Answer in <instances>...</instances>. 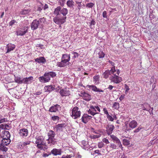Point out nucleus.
Wrapping results in <instances>:
<instances>
[{
  "mask_svg": "<svg viewBox=\"0 0 158 158\" xmlns=\"http://www.w3.org/2000/svg\"><path fill=\"white\" fill-rule=\"evenodd\" d=\"M36 139L35 143L37 148L44 151L48 149V147L44 142V138L42 136H39Z\"/></svg>",
  "mask_w": 158,
  "mask_h": 158,
  "instance_id": "1",
  "label": "nucleus"
},
{
  "mask_svg": "<svg viewBox=\"0 0 158 158\" xmlns=\"http://www.w3.org/2000/svg\"><path fill=\"white\" fill-rule=\"evenodd\" d=\"M68 13V10L67 8H62L60 6H58L55 8L53 12L54 15L59 16L61 14L64 17H67L66 16Z\"/></svg>",
  "mask_w": 158,
  "mask_h": 158,
  "instance_id": "2",
  "label": "nucleus"
},
{
  "mask_svg": "<svg viewBox=\"0 0 158 158\" xmlns=\"http://www.w3.org/2000/svg\"><path fill=\"white\" fill-rule=\"evenodd\" d=\"M70 114L73 118L76 119L80 117L81 112L78 107L75 106L73 108Z\"/></svg>",
  "mask_w": 158,
  "mask_h": 158,
  "instance_id": "3",
  "label": "nucleus"
},
{
  "mask_svg": "<svg viewBox=\"0 0 158 158\" xmlns=\"http://www.w3.org/2000/svg\"><path fill=\"white\" fill-rule=\"evenodd\" d=\"M66 19L67 17H64L63 16L59 17V16L56 15V16L53 19V21L56 24L61 25L66 22Z\"/></svg>",
  "mask_w": 158,
  "mask_h": 158,
  "instance_id": "4",
  "label": "nucleus"
},
{
  "mask_svg": "<svg viewBox=\"0 0 158 158\" xmlns=\"http://www.w3.org/2000/svg\"><path fill=\"white\" fill-rule=\"evenodd\" d=\"M137 125V122L135 120H132L129 122L128 125L127 124L126 125V130L127 131H129L132 129L135 128Z\"/></svg>",
  "mask_w": 158,
  "mask_h": 158,
  "instance_id": "5",
  "label": "nucleus"
},
{
  "mask_svg": "<svg viewBox=\"0 0 158 158\" xmlns=\"http://www.w3.org/2000/svg\"><path fill=\"white\" fill-rule=\"evenodd\" d=\"M109 78L111 81L116 84L120 83L122 81V78L114 73Z\"/></svg>",
  "mask_w": 158,
  "mask_h": 158,
  "instance_id": "6",
  "label": "nucleus"
},
{
  "mask_svg": "<svg viewBox=\"0 0 158 158\" xmlns=\"http://www.w3.org/2000/svg\"><path fill=\"white\" fill-rule=\"evenodd\" d=\"M39 79L40 82L46 83L50 81V77L47 72H46L43 76L40 77Z\"/></svg>",
  "mask_w": 158,
  "mask_h": 158,
  "instance_id": "7",
  "label": "nucleus"
},
{
  "mask_svg": "<svg viewBox=\"0 0 158 158\" xmlns=\"http://www.w3.org/2000/svg\"><path fill=\"white\" fill-rule=\"evenodd\" d=\"M115 71L116 70L114 67H112L110 70H108L103 73L102 74L103 77L105 79H107L109 75L113 74Z\"/></svg>",
  "mask_w": 158,
  "mask_h": 158,
  "instance_id": "8",
  "label": "nucleus"
},
{
  "mask_svg": "<svg viewBox=\"0 0 158 158\" xmlns=\"http://www.w3.org/2000/svg\"><path fill=\"white\" fill-rule=\"evenodd\" d=\"M28 29L27 27H24L23 28H20L17 31L16 35H23L27 32Z\"/></svg>",
  "mask_w": 158,
  "mask_h": 158,
  "instance_id": "9",
  "label": "nucleus"
},
{
  "mask_svg": "<svg viewBox=\"0 0 158 158\" xmlns=\"http://www.w3.org/2000/svg\"><path fill=\"white\" fill-rule=\"evenodd\" d=\"M110 136L113 142L115 143L122 150H123V148L120 140L116 136L113 135H110Z\"/></svg>",
  "mask_w": 158,
  "mask_h": 158,
  "instance_id": "10",
  "label": "nucleus"
},
{
  "mask_svg": "<svg viewBox=\"0 0 158 158\" xmlns=\"http://www.w3.org/2000/svg\"><path fill=\"white\" fill-rule=\"evenodd\" d=\"M59 93L62 97L68 96L70 95L69 91L66 88L60 89Z\"/></svg>",
  "mask_w": 158,
  "mask_h": 158,
  "instance_id": "11",
  "label": "nucleus"
},
{
  "mask_svg": "<svg viewBox=\"0 0 158 158\" xmlns=\"http://www.w3.org/2000/svg\"><path fill=\"white\" fill-rule=\"evenodd\" d=\"M81 96L82 97L84 100L85 101H89L91 99V96L89 94L84 92L81 93Z\"/></svg>",
  "mask_w": 158,
  "mask_h": 158,
  "instance_id": "12",
  "label": "nucleus"
},
{
  "mask_svg": "<svg viewBox=\"0 0 158 158\" xmlns=\"http://www.w3.org/2000/svg\"><path fill=\"white\" fill-rule=\"evenodd\" d=\"M92 118V116L87 114H84L82 117L81 120L83 123H86L88 122L89 120L91 119Z\"/></svg>",
  "mask_w": 158,
  "mask_h": 158,
  "instance_id": "13",
  "label": "nucleus"
},
{
  "mask_svg": "<svg viewBox=\"0 0 158 158\" xmlns=\"http://www.w3.org/2000/svg\"><path fill=\"white\" fill-rule=\"evenodd\" d=\"M62 152L61 149L53 148L51 151V154H53L54 156H56L57 155H60L61 154Z\"/></svg>",
  "mask_w": 158,
  "mask_h": 158,
  "instance_id": "14",
  "label": "nucleus"
},
{
  "mask_svg": "<svg viewBox=\"0 0 158 158\" xmlns=\"http://www.w3.org/2000/svg\"><path fill=\"white\" fill-rule=\"evenodd\" d=\"M117 145L115 144L114 143H111L109 146H107V151L110 152L114 150L118 149Z\"/></svg>",
  "mask_w": 158,
  "mask_h": 158,
  "instance_id": "15",
  "label": "nucleus"
},
{
  "mask_svg": "<svg viewBox=\"0 0 158 158\" xmlns=\"http://www.w3.org/2000/svg\"><path fill=\"white\" fill-rule=\"evenodd\" d=\"M0 135L2 139L10 138V135L9 132L8 131H3L0 134Z\"/></svg>",
  "mask_w": 158,
  "mask_h": 158,
  "instance_id": "16",
  "label": "nucleus"
},
{
  "mask_svg": "<svg viewBox=\"0 0 158 158\" xmlns=\"http://www.w3.org/2000/svg\"><path fill=\"white\" fill-rule=\"evenodd\" d=\"M39 24V21L35 19L31 23V28L32 30H35L37 29Z\"/></svg>",
  "mask_w": 158,
  "mask_h": 158,
  "instance_id": "17",
  "label": "nucleus"
},
{
  "mask_svg": "<svg viewBox=\"0 0 158 158\" xmlns=\"http://www.w3.org/2000/svg\"><path fill=\"white\" fill-rule=\"evenodd\" d=\"M106 131L108 135L111 134L114 129V126L112 124H108L106 127Z\"/></svg>",
  "mask_w": 158,
  "mask_h": 158,
  "instance_id": "18",
  "label": "nucleus"
},
{
  "mask_svg": "<svg viewBox=\"0 0 158 158\" xmlns=\"http://www.w3.org/2000/svg\"><path fill=\"white\" fill-rule=\"evenodd\" d=\"M19 133L20 136L23 137H26L28 135V131L27 129H22L19 130Z\"/></svg>",
  "mask_w": 158,
  "mask_h": 158,
  "instance_id": "19",
  "label": "nucleus"
},
{
  "mask_svg": "<svg viewBox=\"0 0 158 158\" xmlns=\"http://www.w3.org/2000/svg\"><path fill=\"white\" fill-rule=\"evenodd\" d=\"M87 87L90 88L92 91L96 92H103V90L98 88L95 85H87Z\"/></svg>",
  "mask_w": 158,
  "mask_h": 158,
  "instance_id": "20",
  "label": "nucleus"
},
{
  "mask_svg": "<svg viewBox=\"0 0 158 158\" xmlns=\"http://www.w3.org/2000/svg\"><path fill=\"white\" fill-rule=\"evenodd\" d=\"M11 127V125L9 123L7 124L3 123L0 125V129L9 130L10 128Z\"/></svg>",
  "mask_w": 158,
  "mask_h": 158,
  "instance_id": "21",
  "label": "nucleus"
},
{
  "mask_svg": "<svg viewBox=\"0 0 158 158\" xmlns=\"http://www.w3.org/2000/svg\"><path fill=\"white\" fill-rule=\"evenodd\" d=\"M68 62L65 60H61V61L58 62L57 63L58 67H64L67 65Z\"/></svg>",
  "mask_w": 158,
  "mask_h": 158,
  "instance_id": "22",
  "label": "nucleus"
},
{
  "mask_svg": "<svg viewBox=\"0 0 158 158\" xmlns=\"http://www.w3.org/2000/svg\"><path fill=\"white\" fill-rule=\"evenodd\" d=\"M15 48V45L14 44L11 43L8 44L6 45V48H7V51L6 53L9 52H10L14 50Z\"/></svg>",
  "mask_w": 158,
  "mask_h": 158,
  "instance_id": "23",
  "label": "nucleus"
},
{
  "mask_svg": "<svg viewBox=\"0 0 158 158\" xmlns=\"http://www.w3.org/2000/svg\"><path fill=\"white\" fill-rule=\"evenodd\" d=\"M33 78L32 76L24 78L23 79V83L28 84L29 83H31V81L33 80Z\"/></svg>",
  "mask_w": 158,
  "mask_h": 158,
  "instance_id": "24",
  "label": "nucleus"
},
{
  "mask_svg": "<svg viewBox=\"0 0 158 158\" xmlns=\"http://www.w3.org/2000/svg\"><path fill=\"white\" fill-rule=\"evenodd\" d=\"M60 106L58 104H56L53 106H52L49 108V111L51 112H56L58 110V107Z\"/></svg>",
  "mask_w": 158,
  "mask_h": 158,
  "instance_id": "25",
  "label": "nucleus"
},
{
  "mask_svg": "<svg viewBox=\"0 0 158 158\" xmlns=\"http://www.w3.org/2000/svg\"><path fill=\"white\" fill-rule=\"evenodd\" d=\"M35 61L39 63H44L45 62L46 60L43 57H39L36 59H35Z\"/></svg>",
  "mask_w": 158,
  "mask_h": 158,
  "instance_id": "26",
  "label": "nucleus"
},
{
  "mask_svg": "<svg viewBox=\"0 0 158 158\" xmlns=\"http://www.w3.org/2000/svg\"><path fill=\"white\" fill-rule=\"evenodd\" d=\"M10 138H4L2 139L1 144L7 146L10 143Z\"/></svg>",
  "mask_w": 158,
  "mask_h": 158,
  "instance_id": "27",
  "label": "nucleus"
},
{
  "mask_svg": "<svg viewBox=\"0 0 158 158\" xmlns=\"http://www.w3.org/2000/svg\"><path fill=\"white\" fill-rule=\"evenodd\" d=\"M44 89L46 92H50L54 89V88L52 85H47L44 88Z\"/></svg>",
  "mask_w": 158,
  "mask_h": 158,
  "instance_id": "28",
  "label": "nucleus"
},
{
  "mask_svg": "<svg viewBox=\"0 0 158 158\" xmlns=\"http://www.w3.org/2000/svg\"><path fill=\"white\" fill-rule=\"evenodd\" d=\"M74 2L72 0H68L66 2V5L68 7L70 8H73L74 6Z\"/></svg>",
  "mask_w": 158,
  "mask_h": 158,
  "instance_id": "29",
  "label": "nucleus"
},
{
  "mask_svg": "<svg viewBox=\"0 0 158 158\" xmlns=\"http://www.w3.org/2000/svg\"><path fill=\"white\" fill-rule=\"evenodd\" d=\"M70 55L67 54L62 55L61 60H63L68 62L70 60Z\"/></svg>",
  "mask_w": 158,
  "mask_h": 158,
  "instance_id": "30",
  "label": "nucleus"
},
{
  "mask_svg": "<svg viewBox=\"0 0 158 158\" xmlns=\"http://www.w3.org/2000/svg\"><path fill=\"white\" fill-rule=\"evenodd\" d=\"M141 106H143V110H147L150 112V110H149L148 108H150V105L148 104L147 103L145 102L143 104L141 105Z\"/></svg>",
  "mask_w": 158,
  "mask_h": 158,
  "instance_id": "31",
  "label": "nucleus"
},
{
  "mask_svg": "<svg viewBox=\"0 0 158 158\" xmlns=\"http://www.w3.org/2000/svg\"><path fill=\"white\" fill-rule=\"evenodd\" d=\"M64 124H57L56 127V131H60L62 130V128L64 127Z\"/></svg>",
  "mask_w": 158,
  "mask_h": 158,
  "instance_id": "32",
  "label": "nucleus"
},
{
  "mask_svg": "<svg viewBox=\"0 0 158 158\" xmlns=\"http://www.w3.org/2000/svg\"><path fill=\"white\" fill-rule=\"evenodd\" d=\"M93 116L94 118L97 121H98L100 119L101 114H100L99 113L96 112L94 115Z\"/></svg>",
  "mask_w": 158,
  "mask_h": 158,
  "instance_id": "33",
  "label": "nucleus"
},
{
  "mask_svg": "<svg viewBox=\"0 0 158 158\" xmlns=\"http://www.w3.org/2000/svg\"><path fill=\"white\" fill-rule=\"evenodd\" d=\"M48 138H54L55 135V132L52 130L49 131L48 133Z\"/></svg>",
  "mask_w": 158,
  "mask_h": 158,
  "instance_id": "34",
  "label": "nucleus"
},
{
  "mask_svg": "<svg viewBox=\"0 0 158 158\" xmlns=\"http://www.w3.org/2000/svg\"><path fill=\"white\" fill-rule=\"evenodd\" d=\"M83 146H82L83 148L85 149V147L87 148L88 146V142L87 141L83 140L81 142Z\"/></svg>",
  "mask_w": 158,
  "mask_h": 158,
  "instance_id": "35",
  "label": "nucleus"
},
{
  "mask_svg": "<svg viewBox=\"0 0 158 158\" xmlns=\"http://www.w3.org/2000/svg\"><path fill=\"white\" fill-rule=\"evenodd\" d=\"M15 82L20 84H22L23 82V79L21 80V78L18 77H15Z\"/></svg>",
  "mask_w": 158,
  "mask_h": 158,
  "instance_id": "36",
  "label": "nucleus"
},
{
  "mask_svg": "<svg viewBox=\"0 0 158 158\" xmlns=\"http://www.w3.org/2000/svg\"><path fill=\"white\" fill-rule=\"evenodd\" d=\"M6 145L1 144L0 146V149L3 152H6L8 149V148L5 146Z\"/></svg>",
  "mask_w": 158,
  "mask_h": 158,
  "instance_id": "37",
  "label": "nucleus"
},
{
  "mask_svg": "<svg viewBox=\"0 0 158 158\" xmlns=\"http://www.w3.org/2000/svg\"><path fill=\"white\" fill-rule=\"evenodd\" d=\"M49 76L52 77H55L56 75V73L54 72L51 71L50 72H47Z\"/></svg>",
  "mask_w": 158,
  "mask_h": 158,
  "instance_id": "38",
  "label": "nucleus"
},
{
  "mask_svg": "<svg viewBox=\"0 0 158 158\" xmlns=\"http://www.w3.org/2000/svg\"><path fill=\"white\" fill-rule=\"evenodd\" d=\"M30 11L28 10H23L20 12V14L21 15H25L28 14Z\"/></svg>",
  "mask_w": 158,
  "mask_h": 158,
  "instance_id": "39",
  "label": "nucleus"
},
{
  "mask_svg": "<svg viewBox=\"0 0 158 158\" xmlns=\"http://www.w3.org/2000/svg\"><path fill=\"white\" fill-rule=\"evenodd\" d=\"M100 76L99 75H97L93 77V81L95 83H98L99 81Z\"/></svg>",
  "mask_w": 158,
  "mask_h": 158,
  "instance_id": "40",
  "label": "nucleus"
},
{
  "mask_svg": "<svg viewBox=\"0 0 158 158\" xmlns=\"http://www.w3.org/2000/svg\"><path fill=\"white\" fill-rule=\"evenodd\" d=\"M101 134H98V135H93L90 136V138L93 139L98 138L101 137Z\"/></svg>",
  "mask_w": 158,
  "mask_h": 158,
  "instance_id": "41",
  "label": "nucleus"
},
{
  "mask_svg": "<svg viewBox=\"0 0 158 158\" xmlns=\"http://www.w3.org/2000/svg\"><path fill=\"white\" fill-rule=\"evenodd\" d=\"M119 107V103L117 102H114L113 104V108L114 109L118 110Z\"/></svg>",
  "mask_w": 158,
  "mask_h": 158,
  "instance_id": "42",
  "label": "nucleus"
},
{
  "mask_svg": "<svg viewBox=\"0 0 158 158\" xmlns=\"http://www.w3.org/2000/svg\"><path fill=\"white\" fill-rule=\"evenodd\" d=\"M98 57L100 58H103L105 56V54L102 51H100L98 53Z\"/></svg>",
  "mask_w": 158,
  "mask_h": 158,
  "instance_id": "43",
  "label": "nucleus"
},
{
  "mask_svg": "<svg viewBox=\"0 0 158 158\" xmlns=\"http://www.w3.org/2000/svg\"><path fill=\"white\" fill-rule=\"evenodd\" d=\"M130 141L129 140L125 139L123 140V144L124 145H128L130 144Z\"/></svg>",
  "mask_w": 158,
  "mask_h": 158,
  "instance_id": "44",
  "label": "nucleus"
},
{
  "mask_svg": "<svg viewBox=\"0 0 158 158\" xmlns=\"http://www.w3.org/2000/svg\"><path fill=\"white\" fill-rule=\"evenodd\" d=\"M66 0H59L58 3L61 6H64L65 2Z\"/></svg>",
  "mask_w": 158,
  "mask_h": 158,
  "instance_id": "45",
  "label": "nucleus"
},
{
  "mask_svg": "<svg viewBox=\"0 0 158 158\" xmlns=\"http://www.w3.org/2000/svg\"><path fill=\"white\" fill-rule=\"evenodd\" d=\"M48 141V143H51L52 144L54 143V138H48V139L47 140Z\"/></svg>",
  "mask_w": 158,
  "mask_h": 158,
  "instance_id": "46",
  "label": "nucleus"
},
{
  "mask_svg": "<svg viewBox=\"0 0 158 158\" xmlns=\"http://www.w3.org/2000/svg\"><path fill=\"white\" fill-rule=\"evenodd\" d=\"M17 147L18 148L22 149L24 148V146L23 142H20L18 143Z\"/></svg>",
  "mask_w": 158,
  "mask_h": 158,
  "instance_id": "47",
  "label": "nucleus"
},
{
  "mask_svg": "<svg viewBox=\"0 0 158 158\" xmlns=\"http://www.w3.org/2000/svg\"><path fill=\"white\" fill-rule=\"evenodd\" d=\"M7 121V120L4 118L2 116H0V123L5 122Z\"/></svg>",
  "mask_w": 158,
  "mask_h": 158,
  "instance_id": "48",
  "label": "nucleus"
},
{
  "mask_svg": "<svg viewBox=\"0 0 158 158\" xmlns=\"http://www.w3.org/2000/svg\"><path fill=\"white\" fill-rule=\"evenodd\" d=\"M51 155V152H48L47 153L44 152L42 155V157L45 158Z\"/></svg>",
  "mask_w": 158,
  "mask_h": 158,
  "instance_id": "49",
  "label": "nucleus"
},
{
  "mask_svg": "<svg viewBox=\"0 0 158 158\" xmlns=\"http://www.w3.org/2000/svg\"><path fill=\"white\" fill-rule=\"evenodd\" d=\"M94 5V3L92 2H90L89 3H88L87 4H86V6L88 7V8H92L93 7Z\"/></svg>",
  "mask_w": 158,
  "mask_h": 158,
  "instance_id": "50",
  "label": "nucleus"
},
{
  "mask_svg": "<svg viewBox=\"0 0 158 158\" xmlns=\"http://www.w3.org/2000/svg\"><path fill=\"white\" fill-rule=\"evenodd\" d=\"M104 143H103V142H101L98 143V146L99 148H102L103 147H104Z\"/></svg>",
  "mask_w": 158,
  "mask_h": 158,
  "instance_id": "51",
  "label": "nucleus"
},
{
  "mask_svg": "<svg viewBox=\"0 0 158 158\" xmlns=\"http://www.w3.org/2000/svg\"><path fill=\"white\" fill-rule=\"evenodd\" d=\"M15 23H16V21L15 20L13 19L11 20L10 22L9 23V25L10 26H12Z\"/></svg>",
  "mask_w": 158,
  "mask_h": 158,
  "instance_id": "52",
  "label": "nucleus"
},
{
  "mask_svg": "<svg viewBox=\"0 0 158 158\" xmlns=\"http://www.w3.org/2000/svg\"><path fill=\"white\" fill-rule=\"evenodd\" d=\"M102 141L103 143H104L106 144H108L110 143L108 139L106 138H104L103 139H102Z\"/></svg>",
  "mask_w": 158,
  "mask_h": 158,
  "instance_id": "53",
  "label": "nucleus"
},
{
  "mask_svg": "<svg viewBox=\"0 0 158 158\" xmlns=\"http://www.w3.org/2000/svg\"><path fill=\"white\" fill-rule=\"evenodd\" d=\"M52 119L54 121L58 120L59 119V118L58 116H52Z\"/></svg>",
  "mask_w": 158,
  "mask_h": 158,
  "instance_id": "54",
  "label": "nucleus"
},
{
  "mask_svg": "<svg viewBox=\"0 0 158 158\" xmlns=\"http://www.w3.org/2000/svg\"><path fill=\"white\" fill-rule=\"evenodd\" d=\"M96 112H94L92 110H89L88 111V113L89 114H90L93 116L95 114Z\"/></svg>",
  "mask_w": 158,
  "mask_h": 158,
  "instance_id": "55",
  "label": "nucleus"
},
{
  "mask_svg": "<svg viewBox=\"0 0 158 158\" xmlns=\"http://www.w3.org/2000/svg\"><path fill=\"white\" fill-rule=\"evenodd\" d=\"M107 118L108 120L110 121H113L114 120V118H113V117L109 114L107 115Z\"/></svg>",
  "mask_w": 158,
  "mask_h": 158,
  "instance_id": "56",
  "label": "nucleus"
},
{
  "mask_svg": "<svg viewBox=\"0 0 158 158\" xmlns=\"http://www.w3.org/2000/svg\"><path fill=\"white\" fill-rule=\"evenodd\" d=\"M31 143V142L30 141H26L23 142L24 147L26 146L27 145L30 144Z\"/></svg>",
  "mask_w": 158,
  "mask_h": 158,
  "instance_id": "57",
  "label": "nucleus"
},
{
  "mask_svg": "<svg viewBox=\"0 0 158 158\" xmlns=\"http://www.w3.org/2000/svg\"><path fill=\"white\" fill-rule=\"evenodd\" d=\"M91 131L94 133L95 134V135H98V134H100L99 132V131H96L94 128H91Z\"/></svg>",
  "mask_w": 158,
  "mask_h": 158,
  "instance_id": "58",
  "label": "nucleus"
},
{
  "mask_svg": "<svg viewBox=\"0 0 158 158\" xmlns=\"http://www.w3.org/2000/svg\"><path fill=\"white\" fill-rule=\"evenodd\" d=\"M94 152L95 153L98 154V155H102V153L100 152V150H95L94 151Z\"/></svg>",
  "mask_w": 158,
  "mask_h": 158,
  "instance_id": "59",
  "label": "nucleus"
},
{
  "mask_svg": "<svg viewBox=\"0 0 158 158\" xmlns=\"http://www.w3.org/2000/svg\"><path fill=\"white\" fill-rule=\"evenodd\" d=\"M125 88L126 89L125 92V93H126L129 90L130 88H129V86L126 84L125 85Z\"/></svg>",
  "mask_w": 158,
  "mask_h": 158,
  "instance_id": "60",
  "label": "nucleus"
},
{
  "mask_svg": "<svg viewBox=\"0 0 158 158\" xmlns=\"http://www.w3.org/2000/svg\"><path fill=\"white\" fill-rule=\"evenodd\" d=\"M102 16L104 18H107V16L106 12L105 11H104L102 13Z\"/></svg>",
  "mask_w": 158,
  "mask_h": 158,
  "instance_id": "61",
  "label": "nucleus"
},
{
  "mask_svg": "<svg viewBox=\"0 0 158 158\" xmlns=\"http://www.w3.org/2000/svg\"><path fill=\"white\" fill-rule=\"evenodd\" d=\"M78 6H77V8L79 10H80L81 7L82 6V4H81V2H79V3H78Z\"/></svg>",
  "mask_w": 158,
  "mask_h": 158,
  "instance_id": "62",
  "label": "nucleus"
},
{
  "mask_svg": "<svg viewBox=\"0 0 158 158\" xmlns=\"http://www.w3.org/2000/svg\"><path fill=\"white\" fill-rule=\"evenodd\" d=\"M103 111H104V113L107 115H108L109 114H108V111L105 108H104L103 109Z\"/></svg>",
  "mask_w": 158,
  "mask_h": 158,
  "instance_id": "63",
  "label": "nucleus"
},
{
  "mask_svg": "<svg viewBox=\"0 0 158 158\" xmlns=\"http://www.w3.org/2000/svg\"><path fill=\"white\" fill-rule=\"evenodd\" d=\"M73 54L74 55L73 57L74 58H76L77 57H78V53L76 52H73Z\"/></svg>",
  "mask_w": 158,
  "mask_h": 158,
  "instance_id": "64",
  "label": "nucleus"
}]
</instances>
